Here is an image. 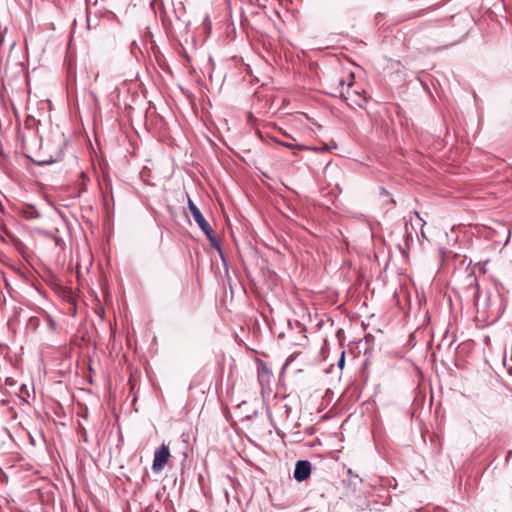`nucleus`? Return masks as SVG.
<instances>
[{
    "mask_svg": "<svg viewBox=\"0 0 512 512\" xmlns=\"http://www.w3.org/2000/svg\"><path fill=\"white\" fill-rule=\"evenodd\" d=\"M188 208H189V211L192 214L195 222L198 224L199 228L203 231V233L206 235V237L211 242V244L214 247L219 248L218 241L215 237V233H214L213 229L211 228L209 223L205 220L201 211L198 209V207L194 204V202L191 199H188Z\"/></svg>",
    "mask_w": 512,
    "mask_h": 512,
    "instance_id": "obj_1",
    "label": "nucleus"
},
{
    "mask_svg": "<svg viewBox=\"0 0 512 512\" xmlns=\"http://www.w3.org/2000/svg\"><path fill=\"white\" fill-rule=\"evenodd\" d=\"M170 458L169 447L165 444H162L154 453V460L152 464V469L154 472L161 471L164 466L167 464Z\"/></svg>",
    "mask_w": 512,
    "mask_h": 512,
    "instance_id": "obj_2",
    "label": "nucleus"
},
{
    "mask_svg": "<svg viewBox=\"0 0 512 512\" xmlns=\"http://www.w3.org/2000/svg\"><path fill=\"white\" fill-rule=\"evenodd\" d=\"M311 473V464L307 460H299L295 464L294 478L302 482L306 480Z\"/></svg>",
    "mask_w": 512,
    "mask_h": 512,
    "instance_id": "obj_3",
    "label": "nucleus"
},
{
    "mask_svg": "<svg viewBox=\"0 0 512 512\" xmlns=\"http://www.w3.org/2000/svg\"><path fill=\"white\" fill-rule=\"evenodd\" d=\"M21 215L28 219H37L40 217V213L34 205L24 204L20 209Z\"/></svg>",
    "mask_w": 512,
    "mask_h": 512,
    "instance_id": "obj_4",
    "label": "nucleus"
},
{
    "mask_svg": "<svg viewBox=\"0 0 512 512\" xmlns=\"http://www.w3.org/2000/svg\"><path fill=\"white\" fill-rule=\"evenodd\" d=\"M352 80L348 83V88L346 90V92L344 91V85H345V80L344 79H339L338 80V87H337V90L339 92V97L343 98L344 100H348V97L350 95V88L352 86Z\"/></svg>",
    "mask_w": 512,
    "mask_h": 512,
    "instance_id": "obj_5",
    "label": "nucleus"
},
{
    "mask_svg": "<svg viewBox=\"0 0 512 512\" xmlns=\"http://www.w3.org/2000/svg\"><path fill=\"white\" fill-rule=\"evenodd\" d=\"M344 363H345V352H342L341 357H340V359L338 361V366L340 368H343Z\"/></svg>",
    "mask_w": 512,
    "mask_h": 512,
    "instance_id": "obj_6",
    "label": "nucleus"
},
{
    "mask_svg": "<svg viewBox=\"0 0 512 512\" xmlns=\"http://www.w3.org/2000/svg\"><path fill=\"white\" fill-rule=\"evenodd\" d=\"M279 144L283 145L286 148L292 149L294 148V144L291 142H279Z\"/></svg>",
    "mask_w": 512,
    "mask_h": 512,
    "instance_id": "obj_7",
    "label": "nucleus"
},
{
    "mask_svg": "<svg viewBox=\"0 0 512 512\" xmlns=\"http://www.w3.org/2000/svg\"><path fill=\"white\" fill-rule=\"evenodd\" d=\"M415 215L417 216V218L419 219L420 222H422L421 226L423 227L424 224H425V221H423V219L419 216V213L418 212H415Z\"/></svg>",
    "mask_w": 512,
    "mask_h": 512,
    "instance_id": "obj_8",
    "label": "nucleus"
},
{
    "mask_svg": "<svg viewBox=\"0 0 512 512\" xmlns=\"http://www.w3.org/2000/svg\"><path fill=\"white\" fill-rule=\"evenodd\" d=\"M54 325H55V324H54V322H53L52 320H50V326H51L52 328H54Z\"/></svg>",
    "mask_w": 512,
    "mask_h": 512,
    "instance_id": "obj_9",
    "label": "nucleus"
},
{
    "mask_svg": "<svg viewBox=\"0 0 512 512\" xmlns=\"http://www.w3.org/2000/svg\"><path fill=\"white\" fill-rule=\"evenodd\" d=\"M421 236H422L423 238H425V233H424V231H423L422 229H421Z\"/></svg>",
    "mask_w": 512,
    "mask_h": 512,
    "instance_id": "obj_10",
    "label": "nucleus"
},
{
    "mask_svg": "<svg viewBox=\"0 0 512 512\" xmlns=\"http://www.w3.org/2000/svg\"><path fill=\"white\" fill-rule=\"evenodd\" d=\"M291 360H292L291 357L288 358V360L286 361V365H288Z\"/></svg>",
    "mask_w": 512,
    "mask_h": 512,
    "instance_id": "obj_11",
    "label": "nucleus"
}]
</instances>
